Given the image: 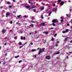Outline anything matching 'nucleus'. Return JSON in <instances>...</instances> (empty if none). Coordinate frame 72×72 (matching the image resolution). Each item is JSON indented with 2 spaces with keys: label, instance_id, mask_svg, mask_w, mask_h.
<instances>
[{
  "label": "nucleus",
  "instance_id": "6",
  "mask_svg": "<svg viewBox=\"0 0 72 72\" xmlns=\"http://www.w3.org/2000/svg\"><path fill=\"white\" fill-rule=\"evenodd\" d=\"M9 14H10V13H7L6 14V17L8 18V15H9Z\"/></svg>",
  "mask_w": 72,
  "mask_h": 72
},
{
  "label": "nucleus",
  "instance_id": "64",
  "mask_svg": "<svg viewBox=\"0 0 72 72\" xmlns=\"http://www.w3.org/2000/svg\"><path fill=\"white\" fill-rule=\"evenodd\" d=\"M2 47H1V46H0V49H1V48Z\"/></svg>",
  "mask_w": 72,
  "mask_h": 72
},
{
  "label": "nucleus",
  "instance_id": "61",
  "mask_svg": "<svg viewBox=\"0 0 72 72\" xmlns=\"http://www.w3.org/2000/svg\"><path fill=\"white\" fill-rule=\"evenodd\" d=\"M50 19V17H49L48 18V19Z\"/></svg>",
  "mask_w": 72,
  "mask_h": 72
},
{
  "label": "nucleus",
  "instance_id": "52",
  "mask_svg": "<svg viewBox=\"0 0 72 72\" xmlns=\"http://www.w3.org/2000/svg\"><path fill=\"white\" fill-rule=\"evenodd\" d=\"M72 9H70V12H71V11H72Z\"/></svg>",
  "mask_w": 72,
  "mask_h": 72
},
{
  "label": "nucleus",
  "instance_id": "7",
  "mask_svg": "<svg viewBox=\"0 0 72 72\" xmlns=\"http://www.w3.org/2000/svg\"><path fill=\"white\" fill-rule=\"evenodd\" d=\"M57 10V8H55L53 10V12H56Z\"/></svg>",
  "mask_w": 72,
  "mask_h": 72
},
{
  "label": "nucleus",
  "instance_id": "50",
  "mask_svg": "<svg viewBox=\"0 0 72 72\" xmlns=\"http://www.w3.org/2000/svg\"><path fill=\"white\" fill-rule=\"evenodd\" d=\"M5 56H7V53H6L5 54Z\"/></svg>",
  "mask_w": 72,
  "mask_h": 72
},
{
  "label": "nucleus",
  "instance_id": "28",
  "mask_svg": "<svg viewBox=\"0 0 72 72\" xmlns=\"http://www.w3.org/2000/svg\"><path fill=\"white\" fill-rule=\"evenodd\" d=\"M21 16V15H17V17H18V18H20V17Z\"/></svg>",
  "mask_w": 72,
  "mask_h": 72
},
{
  "label": "nucleus",
  "instance_id": "3",
  "mask_svg": "<svg viewBox=\"0 0 72 72\" xmlns=\"http://www.w3.org/2000/svg\"><path fill=\"white\" fill-rule=\"evenodd\" d=\"M46 59L49 60L50 59V56H47L46 57Z\"/></svg>",
  "mask_w": 72,
  "mask_h": 72
},
{
  "label": "nucleus",
  "instance_id": "30",
  "mask_svg": "<svg viewBox=\"0 0 72 72\" xmlns=\"http://www.w3.org/2000/svg\"><path fill=\"white\" fill-rule=\"evenodd\" d=\"M22 62V60H19V63H21V62Z\"/></svg>",
  "mask_w": 72,
  "mask_h": 72
},
{
  "label": "nucleus",
  "instance_id": "43",
  "mask_svg": "<svg viewBox=\"0 0 72 72\" xmlns=\"http://www.w3.org/2000/svg\"><path fill=\"white\" fill-rule=\"evenodd\" d=\"M31 9H32V8H29V10H31Z\"/></svg>",
  "mask_w": 72,
  "mask_h": 72
},
{
  "label": "nucleus",
  "instance_id": "34",
  "mask_svg": "<svg viewBox=\"0 0 72 72\" xmlns=\"http://www.w3.org/2000/svg\"><path fill=\"white\" fill-rule=\"evenodd\" d=\"M42 15H41V18H42V19H43L44 18V17H43V16H42Z\"/></svg>",
  "mask_w": 72,
  "mask_h": 72
},
{
  "label": "nucleus",
  "instance_id": "2",
  "mask_svg": "<svg viewBox=\"0 0 72 72\" xmlns=\"http://www.w3.org/2000/svg\"><path fill=\"white\" fill-rule=\"evenodd\" d=\"M45 23L42 22L41 24H39V26H41V27H42V26H45Z\"/></svg>",
  "mask_w": 72,
  "mask_h": 72
},
{
  "label": "nucleus",
  "instance_id": "41",
  "mask_svg": "<svg viewBox=\"0 0 72 72\" xmlns=\"http://www.w3.org/2000/svg\"><path fill=\"white\" fill-rule=\"evenodd\" d=\"M53 6H55V4H53Z\"/></svg>",
  "mask_w": 72,
  "mask_h": 72
},
{
  "label": "nucleus",
  "instance_id": "26",
  "mask_svg": "<svg viewBox=\"0 0 72 72\" xmlns=\"http://www.w3.org/2000/svg\"><path fill=\"white\" fill-rule=\"evenodd\" d=\"M14 39H15V40H17V37H14Z\"/></svg>",
  "mask_w": 72,
  "mask_h": 72
},
{
  "label": "nucleus",
  "instance_id": "14",
  "mask_svg": "<svg viewBox=\"0 0 72 72\" xmlns=\"http://www.w3.org/2000/svg\"><path fill=\"white\" fill-rule=\"evenodd\" d=\"M16 23H18V26H21V24L17 22H16Z\"/></svg>",
  "mask_w": 72,
  "mask_h": 72
},
{
  "label": "nucleus",
  "instance_id": "21",
  "mask_svg": "<svg viewBox=\"0 0 72 72\" xmlns=\"http://www.w3.org/2000/svg\"><path fill=\"white\" fill-rule=\"evenodd\" d=\"M68 29H66V30L65 32L66 33H67V32H68Z\"/></svg>",
  "mask_w": 72,
  "mask_h": 72
},
{
  "label": "nucleus",
  "instance_id": "29",
  "mask_svg": "<svg viewBox=\"0 0 72 72\" xmlns=\"http://www.w3.org/2000/svg\"><path fill=\"white\" fill-rule=\"evenodd\" d=\"M10 23L11 24H12L13 23V21H12L11 22H10Z\"/></svg>",
  "mask_w": 72,
  "mask_h": 72
},
{
  "label": "nucleus",
  "instance_id": "45",
  "mask_svg": "<svg viewBox=\"0 0 72 72\" xmlns=\"http://www.w3.org/2000/svg\"><path fill=\"white\" fill-rule=\"evenodd\" d=\"M31 22L32 23H33V22H33V21H31Z\"/></svg>",
  "mask_w": 72,
  "mask_h": 72
},
{
  "label": "nucleus",
  "instance_id": "11",
  "mask_svg": "<svg viewBox=\"0 0 72 72\" xmlns=\"http://www.w3.org/2000/svg\"><path fill=\"white\" fill-rule=\"evenodd\" d=\"M18 57H19V55H18L16 56H15V58H18Z\"/></svg>",
  "mask_w": 72,
  "mask_h": 72
},
{
  "label": "nucleus",
  "instance_id": "16",
  "mask_svg": "<svg viewBox=\"0 0 72 72\" xmlns=\"http://www.w3.org/2000/svg\"><path fill=\"white\" fill-rule=\"evenodd\" d=\"M57 2L58 3H60V2H61V0H58Z\"/></svg>",
  "mask_w": 72,
  "mask_h": 72
},
{
  "label": "nucleus",
  "instance_id": "24",
  "mask_svg": "<svg viewBox=\"0 0 72 72\" xmlns=\"http://www.w3.org/2000/svg\"><path fill=\"white\" fill-rule=\"evenodd\" d=\"M9 8H12V6L11 5H10L9 6Z\"/></svg>",
  "mask_w": 72,
  "mask_h": 72
},
{
  "label": "nucleus",
  "instance_id": "5",
  "mask_svg": "<svg viewBox=\"0 0 72 72\" xmlns=\"http://www.w3.org/2000/svg\"><path fill=\"white\" fill-rule=\"evenodd\" d=\"M41 49H40L38 53V54H39V55H41V53H42L43 52L42 51H41Z\"/></svg>",
  "mask_w": 72,
  "mask_h": 72
},
{
  "label": "nucleus",
  "instance_id": "19",
  "mask_svg": "<svg viewBox=\"0 0 72 72\" xmlns=\"http://www.w3.org/2000/svg\"><path fill=\"white\" fill-rule=\"evenodd\" d=\"M52 25H53V26H55V23H52Z\"/></svg>",
  "mask_w": 72,
  "mask_h": 72
},
{
  "label": "nucleus",
  "instance_id": "17",
  "mask_svg": "<svg viewBox=\"0 0 72 72\" xmlns=\"http://www.w3.org/2000/svg\"><path fill=\"white\" fill-rule=\"evenodd\" d=\"M36 49H33L32 50V52H33L34 51H36Z\"/></svg>",
  "mask_w": 72,
  "mask_h": 72
},
{
  "label": "nucleus",
  "instance_id": "35",
  "mask_svg": "<svg viewBox=\"0 0 72 72\" xmlns=\"http://www.w3.org/2000/svg\"><path fill=\"white\" fill-rule=\"evenodd\" d=\"M35 8V7H34L33 6H32V7L31 8L33 9V8Z\"/></svg>",
  "mask_w": 72,
  "mask_h": 72
},
{
  "label": "nucleus",
  "instance_id": "22",
  "mask_svg": "<svg viewBox=\"0 0 72 72\" xmlns=\"http://www.w3.org/2000/svg\"><path fill=\"white\" fill-rule=\"evenodd\" d=\"M26 8H30V6H26Z\"/></svg>",
  "mask_w": 72,
  "mask_h": 72
},
{
  "label": "nucleus",
  "instance_id": "36",
  "mask_svg": "<svg viewBox=\"0 0 72 72\" xmlns=\"http://www.w3.org/2000/svg\"><path fill=\"white\" fill-rule=\"evenodd\" d=\"M62 33H66V31H64L62 32Z\"/></svg>",
  "mask_w": 72,
  "mask_h": 72
},
{
  "label": "nucleus",
  "instance_id": "25",
  "mask_svg": "<svg viewBox=\"0 0 72 72\" xmlns=\"http://www.w3.org/2000/svg\"><path fill=\"white\" fill-rule=\"evenodd\" d=\"M30 27H33V24H32V25H30Z\"/></svg>",
  "mask_w": 72,
  "mask_h": 72
},
{
  "label": "nucleus",
  "instance_id": "54",
  "mask_svg": "<svg viewBox=\"0 0 72 72\" xmlns=\"http://www.w3.org/2000/svg\"><path fill=\"white\" fill-rule=\"evenodd\" d=\"M13 13H15V11H14V12H13Z\"/></svg>",
  "mask_w": 72,
  "mask_h": 72
},
{
  "label": "nucleus",
  "instance_id": "40",
  "mask_svg": "<svg viewBox=\"0 0 72 72\" xmlns=\"http://www.w3.org/2000/svg\"><path fill=\"white\" fill-rule=\"evenodd\" d=\"M57 34H55L54 35V37H56V36H57Z\"/></svg>",
  "mask_w": 72,
  "mask_h": 72
},
{
  "label": "nucleus",
  "instance_id": "9",
  "mask_svg": "<svg viewBox=\"0 0 72 72\" xmlns=\"http://www.w3.org/2000/svg\"><path fill=\"white\" fill-rule=\"evenodd\" d=\"M49 33V32H45L43 33H45V34H46V35H47V34H48V33Z\"/></svg>",
  "mask_w": 72,
  "mask_h": 72
},
{
  "label": "nucleus",
  "instance_id": "60",
  "mask_svg": "<svg viewBox=\"0 0 72 72\" xmlns=\"http://www.w3.org/2000/svg\"><path fill=\"white\" fill-rule=\"evenodd\" d=\"M34 57H36V55H34Z\"/></svg>",
  "mask_w": 72,
  "mask_h": 72
},
{
  "label": "nucleus",
  "instance_id": "1",
  "mask_svg": "<svg viewBox=\"0 0 72 72\" xmlns=\"http://www.w3.org/2000/svg\"><path fill=\"white\" fill-rule=\"evenodd\" d=\"M52 22H53V23H56V22H58V21L57 20V19H53L52 20Z\"/></svg>",
  "mask_w": 72,
  "mask_h": 72
},
{
  "label": "nucleus",
  "instance_id": "53",
  "mask_svg": "<svg viewBox=\"0 0 72 72\" xmlns=\"http://www.w3.org/2000/svg\"><path fill=\"white\" fill-rule=\"evenodd\" d=\"M31 45H33V43L32 42L31 43Z\"/></svg>",
  "mask_w": 72,
  "mask_h": 72
},
{
  "label": "nucleus",
  "instance_id": "15",
  "mask_svg": "<svg viewBox=\"0 0 72 72\" xmlns=\"http://www.w3.org/2000/svg\"><path fill=\"white\" fill-rule=\"evenodd\" d=\"M68 37H67L66 38H65L64 40V41H67V39H68Z\"/></svg>",
  "mask_w": 72,
  "mask_h": 72
},
{
  "label": "nucleus",
  "instance_id": "31",
  "mask_svg": "<svg viewBox=\"0 0 72 72\" xmlns=\"http://www.w3.org/2000/svg\"><path fill=\"white\" fill-rule=\"evenodd\" d=\"M33 11L34 12H36V10L35 9H33Z\"/></svg>",
  "mask_w": 72,
  "mask_h": 72
},
{
  "label": "nucleus",
  "instance_id": "37",
  "mask_svg": "<svg viewBox=\"0 0 72 72\" xmlns=\"http://www.w3.org/2000/svg\"><path fill=\"white\" fill-rule=\"evenodd\" d=\"M21 40H23V38L22 37H21Z\"/></svg>",
  "mask_w": 72,
  "mask_h": 72
},
{
  "label": "nucleus",
  "instance_id": "38",
  "mask_svg": "<svg viewBox=\"0 0 72 72\" xmlns=\"http://www.w3.org/2000/svg\"><path fill=\"white\" fill-rule=\"evenodd\" d=\"M54 40V38H52L51 39V41H53Z\"/></svg>",
  "mask_w": 72,
  "mask_h": 72
},
{
  "label": "nucleus",
  "instance_id": "44",
  "mask_svg": "<svg viewBox=\"0 0 72 72\" xmlns=\"http://www.w3.org/2000/svg\"><path fill=\"white\" fill-rule=\"evenodd\" d=\"M2 8H3V7L2 6L0 7V9H2Z\"/></svg>",
  "mask_w": 72,
  "mask_h": 72
},
{
  "label": "nucleus",
  "instance_id": "56",
  "mask_svg": "<svg viewBox=\"0 0 72 72\" xmlns=\"http://www.w3.org/2000/svg\"><path fill=\"white\" fill-rule=\"evenodd\" d=\"M39 49H40V48H38L37 49V50H39Z\"/></svg>",
  "mask_w": 72,
  "mask_h": 72
},
{
  "label": "nucleus",
  "instance_id": "49",
  "mask_svg": "<svg viewBox=\"0 0 72 72\" xmlns=\"http://www.w3.org/2000/svg\"><path fill=\"white\" fill-rule=\"evenodd\" d=\"M13 1L14 2H15V0H13Z\"/></svg>",
  "mask_w": 72,
  "mask_h": 72
},
{
  "label": "nucleus",
  "instance_id": "59",
  "mask_svg": "<svg viewBox=\"0 0 72 72\" xmlns=\"http://www.w3.org/2000/svg\"><path fill=\"white\" fill-rule=\"evenodd\" d=\"M67 59H68V56H67Z\"/></svg>",
  "mask_w": 72,
  "mask_h": 72
},
{
  "label": "nucleus",
  "instance_id": "48",
  "mask_svg": "<svg viewBox=\"0 0 72 72\" xmlns=\"http://www.w3.org/2000/svg\"><path fill=\"white\" fill-rule=\"evenodd\" d=\"M4 45H6V43H5L4 44Z\"/></svg>",
  "mask_w": 72,
  "mask_h": 72
},
{
  "label": "nucleus",
  "instance_id": "10",
  "mask_svg": "<svg viewBox=\"0 0 72 72\" xmlns=\"http://www.w3.org/2000/svg\"><path fill=\"white\" fill-rule=\"evenodd\" d=\"M60 53L59 52H57V53H55V55H56V54H59Z\"/></svg>",
  "mask_w": 72,
  "mask_h": 72
},
{
  "label": "nucleus",
  "instance_id": "42",
  "mask_svg": "<svg viewBox=\"0 0 72 72\" xmlns=\"http://www.w3.org/2000/svg\"><path fill=\"white\" fill-rule=\"evenodd\" d=\"M67 26H69V24H68L67 25Z\"/></svg>",
  "mask_w": 72,
  "mask_h": 72
},
{
  "label": "nucleus",
  "instance_id": "18",
  "mask_svg": "<svg viewBox=\"0 0 72 72\" xmlns=\"http://www.w3.org/2000/svg\"><path fill=\"white\" fill-rule=\"evenodd\" d=\"M51 13H52V12H50L49 14H48V15H49V16H50V14H51Z\"/></svg>",
  "mask_w": 72,
  "mask_h": 72
},
{
  "label": "nucleus",
  "instance_id": "4",
  "mask_svg": "<svg viewBox=\"0 0 72 72\" xmlns=\"http://www.w3.org/2000/svg\"><path fill=\"white\" fill-rule=\"evenodd\" d=\"M6 32V30L5 29H3L2 31V33H3V34H4L5 32Z\"/></svg>",
  "mask_w": 72,
  "mask_h": 72
},
{
  "label": "nucleus",
  "instance_id": "8",
  "mask_svg": "<svg viewBox=\"0 0 72 72\" xmlns=\"http://www.w3.org/2000/svg\"><path fill=\"white\" fill-rule=\"evenodd\" d=\"M64 4V2L63 1H62L60 3V5L61 6H62Z\"/></svg>",
  "mask_w": 72,
  "mask_h": 72
},
{
  "label": "nucleus",
  "instance_id": "12",
  "mask_svg": "<svg viewBox=\"0 0 72 72\" xmlns=\"http://www.w3.org/2000/svg\"><path fill=\"white\" fill-rule=\"evenodd\" d=\"M7 3L8 5H10V2L9 1H8Z\"/></svg>",
  "mask_w": 72,
  "mask_h": 72
},
{
  "label": "nucleus",
  "instance_id": "55",
  "mask_svg": "<svg viewBox=\"0 0 72 72\" xmlns=\"http://www.w3.org/2000/svg\"><path fill=\"white\" fill-rule=\"evenodd\" d=\"M24 16L25 18H26V17H27V16H26V15Z\"/></svg>",
  "mask_w": 72,
  "mask_h": 72
},
{
  "label": "nucleus",
  "instance_id": "58",
  "mask_svg": "<svg viewBox=\"0 0 72 72\" xmlns=\"http://www.w3.org/2000/svg\"><path fill=\"white\" fill-rule=\"evenodd\" d=\"M3 64H5V62H3Z\"/></svg>",
  "mask_w": 72,
  "mask_h": 72
},
{
  "label": "nucleus",
  "instance_id": "63",
  "mask_svg": "<svg viewBox=\"0 0 72 72\" xmlns=\"http://www.w3.org/2000/svg\"><path fill=\"white\" fill-rule=\"evenodd\" d=\"M24 68V67H23L22 68V69H23V68Z\"/></svg>",
  "mask_w": 72,
  "mask_h": 72
},
{
  "label": "nucleus",
  "instance_id": "32",
  "mask_svg": "<svg viewBox=\"0 0 72 72\" xmlns=\"http://www.w3.org/2000/svg\"><path fill=\"white\" fill-rule=\"evenodd\" d=\"M22 47H23V46H21L19 47V48L21 49V48H22Z\"/></svg>",
  "mask_w": 72,
  "mask_h": 72
},
{
  "label": "nucleus",
  "instance_id": "23",
  "mask_svg": "<svg viewBox=\"0 0 72 72\" xmlns=\"http://www.w3.org/2000/svg\"><path fill=\"white\" fill-rule=\"evenodd\" d=\"M19 45H22V42H19Z\"/></svg>",
  "mask_w": 72,
  "mask_h": 72
},
{
  "label": "nucleus",
  "instance_id": "39",
  "mask_svg": "<svg viewBox=\"0 0 72 72\" xmlns=\"http://www.w3.org/2000/svg\"><path fill=\"white\" fill-rule=\"evenodd\" d=\"M64 18V17H63L62 16L61 17H60V18H61L62 19H63Z\"/></svg>",
  "mask_w": 72,
  "mask_h": 72
},
{
  "label": "nucleus",
  "instance_id": "27",
  "mask_svg": "<svg viewBox=\"0 0 72 72\" xmlns=\"http://www.w3.org/2000/svg\"><path fill=\"white\" fill-rule=\"evenodd\" d=\"M60 21L62 23V22H63V21H64V20H63V19H62V20H60Z\"/></svg>",
  "mask_w": 72,
  "mask_h": 72
},
{
  "label": "nucleus",
  "instance_id": "33",
  "mask_svg": "<svg viewBox=\"0 0 72 72\" xmlns=\"http://www.w3.org/2000/svg\"><path fill=\"white\" fill-rule=\"evenodd\" d=\"M31 5H32V6H33V3H32V2H31Z\"/></svg>",
  "mask_w": 72,
  "mask_h": 72
},
{
  "label": "nucleus",
  "instance_id": "20",
  "mask_svg": "<svg viewBox=\"0 0 72 72\" xmlns=\"http://www.w3.org/2000/svg\"><path fill=\"white\" fill-rule=\"evenodd\" d=\"M44 7H43L41 8V10H44Z\"/></svg>",
  "mask_w": 72,
  "mask_h": 72
},
{
  "label": "nucleus",
  "instance_id": "13",
  "mask_svg": "<svg viewBox=\"0 0 72 72\" xmlns=\"http://www.w3.org/2000/svg\"><path fill=\"white\" fill-rule=\"evenodd\" d=\"M66 47L67 48H70L71 47L69 46H66Z\"/></svg>",
  "mask_w": 72,
  "mask_h": 72
},
{
  "label": "nucleus",
  "instance_id": "51",
  "mask_svg": "<svg viewBox=\"0 0 72 72\" xmlns=\"http://www.w3.org/2000/svg\"><path fill=\"white\" fill-rule=\"evenodd\" d=\"M29 4H31V2H30V1H29Z\"/></svg>",
  "mask_w": 72,
  "mask_h": 72
},
{
  "label": "nucleus",
  "instance_id": "46",
  "mask_svg": "<svg viewBox=\"0 0 72 72\" xmlns=\"http://www.w3.org/2000/svg\"><path fill=\"white\" fill-rule=\"evenodd\" d=\"M24 40H26V37H24Z\"/></svg>",
  "mask_w": 72,
  "mask_h": 72
},
{
  "label": "nucleus",
  "instance_id": "57",
  "mask_svg": "<svg viewBox=\"0 0 72 72\" xmlns=\"http://www.w3.org/2000/svg\"><path fill=\"white\" fill-rule=\"evenodd\" d=\"M70 42L71 43H72V40H71V41H70Z\"/></svg>",
  "mask_w": 72,
  "mask_h": 72
},
{
  "label": "nucleus",
  "instance_id": "62",
  "mask_svg": "<svg viewBox=\"0 0 72 72\" xmlns=\"http://www.w3.org/2000/svg\"><path fill=\"white\" fill-rule=\"evenodd\" d=\"M57 43H58V42H59V41H57Z\"/></svg>",
  "mask_w": 72,
  "mask_h": 72
},
{
  "label": "nucleus",
  "instance_id": "47",
  "mask_svg": "<svg viewBox=\"0 0 72 72\" xmlns=\"http://www.w3.org/2000/svg\"><path fill=\"white\" fill-rule=\"evenodd\" d=\"M45 49V48H43L42 49V50H44Z\"/></svg>",
  "mask_w": 72,
  "mask_h": 72
}]
</instances>
